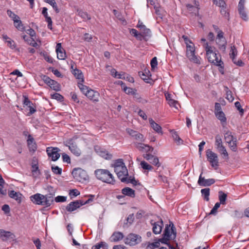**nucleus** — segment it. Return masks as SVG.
Listing matches in <instances>:
<instances>
[{
	"label": "nucleus",
	"mask_w": 249,
	"mask_h": 249,
	"mask_svg": "<svg viewBox=\"0 0 249 249\" xmlns=\"http://www.w3.org/2000/svg\"><path fill=\"white\" fill-rule=\"evenodd\" d=\"M176 230L173 224L172 223V226L171 224L167 225L163 234V237L159 239L157 241L149 243L147 246V248L155 249L160 246V243L166 244L168 246V245H170L168 243V241L175 240L176 238Z\"/></svg>",
	"instance_id": "nucleus-1"
},
{
	"label": "nucleus",
	"mask_w": 249,
	"mask_h": 249,
	"mask_svg": "<svg viewBox=\"0 0 249 249\" xmlns=\"http://www.w3.org/2000/svg\"><path fill=\"white\" fill-rule=\"evenodd\" d=\"M30 198L34 204L43 206L45 207H50L53 202V194L43 195L36 193L31 196Z\"/></svg>",
	"instance_id": "nucleus-2"
},
{
	"label": "nucleus",
	"mask_w": 249,
	"mask_h": 249,
	"mask_svg": "<svg viewBox=\"0 0 249 249\" xmlns=\"http://www.w3.org/2000/svg\"><path fill=\"white\" fill-rule=\"evenodd\" d=\"M112 166L114 167V172L121 181L124 182L125 181L126 177L128 176V173L123 160L119 159L115 160Z\"/></svg>",
	"instance_id": "nucleus-3"
},
{
	"label": "nucleus",
	"mask_w": 249,
	"mask_h": 249,
	"mask_svg": "<svg viewBox=\"0 0 249 249\" xmlns=\"http://www.w3.org/2000/svg\"><path fill=\"white\" fill-rule=\"evenodd\" d=\"M94 174L96 178L103 182L114 184L115 179L113 175L107 169H98L94 171Z\"/></svg>",
	"instance_id": "nucleus-4"
},
{
	"label": "nucleus",
	"mask_w": 249,
	"mask_h": 249,
	"mask_svg": "<svg viewBox=\"0 0 249 249\" xmlns=\"http://www.w3.org/2000/svg\"><path fill=\"white\" fill-rule=\"evenodd\" d=\"M204 47L205 48L206 56L209 62L214 64L216 63V61L221 60L220 54H218V51L216 50L214 47L209 46L208 42L204 44Z\"/></svg>",
	"instance_id": "nucleus-5"
},
{
	"label": "nucleus",
	"mask_w": 249,
	"mask_h": 249,
	"mask_svg": "<svg viewBox=\"0 0 249 249\" xmlns=\"http://www.w3.org/2000/svg\"><path fill=\"white\" fill-rule=\"evenodd\" d=\"M206 156L207 160L210 162L212 167L216 169L219 166V160L216 153L211 149H208L206 151Z\"/></svg>",
	"instance_id": "nucleus-6"
},
{
	"label": "nucleus",
	"mask_w": 249,
	"mask_h": 249,
	"mask_svg": "<svg viewBox=\"0 0 249 249\" xmlns=\"http://www.w3.org/2000/svg\"><path fill=\"white\" fill-rule=\"evenodd\" d=\"M224 139L228 143L229 147L233 151H236L237 150L236 138L234 137L232 132L229 130L224 131Z\"/></svg>",
	"instance_id": "nucleus-7"
},
{
	"label": "nucleus",
	"mask_w": 249,
	"mask_h": 249,
	"mask_svg": "<svg viewBox=\"0 0 249 249\" xmlns=\"http://www.w3.org/2000/svg\"><path fill=\"white\" fill-rule=\"evenodd\" d=\"M186 54L191 61L200 64V58L195 55V47L193 43L186 46Z\"/></svg>",
	"instance_id": "nucleus-8"
},
{
	"label": "nucleus",
	"mask_w": 249,
	"mask_h": 249,
	"mask_svg": "<svg viewBox=\"0 0 249 249\" xmlns=\"http://www.w3.org/2000/svg\"><path fill=\"white\" fill-rule=\"evenodd\" d=\"M72 175L74 178L79 182H83L88 179L86 172L81 168L74 169Z\"/></svg>",
	"instance_id": "nucleus-9"
},
{
	"label": "nucleus",
	"mask_w": 249,
	"mask_h": 249,
	"mask_svg": "<svg viewBox=\"0 0 249 249\" xmlns=\"http://www.w3.org/2000/svg\"><path fill=\"white\" fill-rule=\"evenodd\" d=\"M142 241V237L139 235L130 233L125 238L124 243L129 246H135Z\"/></svg>",
	"instance_id": "nucleus-10"
},
{
	"label": "nucleus",
	"mask_w": 249,
	"mask_h": 249,
	"mask_svg": "<svg viewBox=\"0 0 249 249\" xmlns=\"http://www.w3.org/2000/svg\"><path fill=\"white\" fill-rule=\"evenodd\" d=\"M60 149L56 147H48L46 149L48 156L53 161H56L60 158Z\"/></svg>",
	"instance_id": "nucleus-11"
},
{
	"label": "nucleus",
	"mask_w": 249,
	"mask_h": 249,
	"mask_svg": "<svg viewBox=\"0 0 249 249\" xmlns=\"http://www.w3.org/2000/svg\"><path fill=\"white\" fill-rule=\"evenodd\" d=\"M187 11L195 15H198L199 14V2L198 0H193L192 3H187L186 4Z\"/></svg>",
	"instance_id": "nucleus-12"
},
{
	"label": "nucleus",
	"mask_w": 249,
	"mask_h": 249,
	"mask_svg": "<svg viewBox=\"0 0 249 249\" xmlns=\"http://www.w3.org/2000/svg\"><path fill=\"white\" fill-rule=\"evenodd\" d=\"M66 145L69 147L71 152L76 156H79L81 155V150L77 147L75 142L72 139H70L66 142Z\"/></svg>",
	"instance_id": "nucleus-13"
},
{
	"label": "nucleus",
	"mask_w": 249,
	"mask_h": 249,
	"mask_svg": "<svg viewBox=\"0 0 249 249\" xmlns=\"http://www.w3.org/2000/svg\"><path fill=\"white\" fill-rule=\"evenodd\" d=\"M246 0H240L238 4V11L240 18L245 21L248 20V16L245 11Z\"/></svg>",
	"instance_id": "nucleus-14"
},
{
	"label": "nucleus",
	"mask_w": 249,
	"mask_h": 249,
	"mask_svg": "<svg viewBox=\"0 0 249 249\" xmlns=\"http://www.w3.org/2000/svg\"><path fill=\"white\" fill-rule=\"evenodd\" d=\"M216 43L219 50L224 52L226 51L227 40L224 37V35H222L221 33L217 35L216 37Z\"/></svg>",
	"instance_id": "nucleus-15"
},
{
	"label": "nucleus",
	"mask_w": 249,
	"mask_h": 249,
	"mask_svg": "<svg viewBox=\"0 0 249 249\" xmlns=\"http://www.w3.org/2000/svg\"><path fill=\"white\" fill-rule=\"evenodd\" d=\"M126 132L134 139L137 141L138 142H143L145 139L142 134H141L138 131L134 130L130 128H127L126 129Z\"/></svg>",
	"instance_id": "nucleus-16"
},
{
	"label": "nucleus",
	"mask_w": 249,
	"mask_h": 249,
	"mask_svg": "<svg viewBox=\"0 0 249 249\" xmlns=\"http://www.w3.org/2000/svg\"><path fill=\"white\" fill-rule=\"evenodd\" d=\"M94 150L95 152L101 157L104 158L106 160H110L112 156L109 154L105 149L99 146L96 145L94 147Z\"/></svg>",
	"instance_id": "nucleus-17"
},
{
	"label": "nucleus",
	"mask_w": 249,
	"mask_h": 249,
	"mask_svg": "<svg viewBox=\"0 0 249 249\" xmlns=\"http://www.w3.org/2000/svg\"><path fill=\"white\" fill-rule=\"evenodd\" d=\"M203 173L202 172L199 177L197 181V183L201 186H209L215 182V180L213 178L205 179L204 177L202 176Z\"/></svg>",
	"instance_id": "nucleus-18"
},
{
	"label": "nucleus",
	"mask_w": 249,
	"mask_h": 249,
	"mask_svg": "<svg viewBox=\"0 0 249 249\" xmlns=\"http://www.w3.org/2000/svg\"><path fill=\"white\" fill-rule=\"evenodd\" d=\"M83 206V203L79 200L71 202L66 207V210L69 212H72L78 208Z\"/></svg>",
	"instance_id": "nucleus-19"
},
{
	"label": "nucleus",
	"mask_w": 249,
	"mask_h": 249,
	"mask_svg": "<svg viewBox=\"0 0 249 249\" xmlns=\"http://www.w3.org/2000/svg\"><path fill=\"white\" fill-rule=\"evenodd\" d=\"M56 53L57 57L60 60H64L66 58V54L65 50L62 47L61 44L58 43L56 46Z\"/></svg>",
	"instance_id": "nucleus-20"
},
{
	"label": "nucleus",
	"mask_w": 249,
	"mask_h": 249,
	"mask_svg": "<svg viewBox=\"0 0 249 249\" xmlns=\"http://www.w3.org/2000/svg\"><path fill=\"white\" fill-rule=\"evenodd\" d=\"M86 96L93 102H97L99 101L100 94L98 92L90 89Z\"/></svg>",
	"instance_id": "nucleus-21"
},
{
	"label": "nucleus",
	"mask_w": 249,
	"mask_h": 249,
	"mask_svg": "<svg viewBox=\"0 0 249 249\" xmlns=\"http://www.w3.org/2000/svg\"><path fill=\"white\" fill-rule=\"evenodd\" d=\"M0 238L3 241H7L10 239H13L15 238V235L10 231L0 230Z\"/></svg>",
	"instance_id": "nucleus-22"
},
{
	"label": "nucleus",
	"mask_w": 249,
	"mask_h": 249,
	"mask_svg": "<svg viewBox=\"0 0 249 249\" xmlns=\"http://www.w3.org/2000/svg\"><path fill=\"white\" fill-rule=\"evenodd\" d=\"M27 142L30 151H35L36 149V144L34 139L30 134L28 136Z\"/></svg>",
	"instance_id": "nucleus-23"
},
{
	"label": "nucleus",
	"mask_w": 249,
	"mask_h": 249,
	"mask_svg": "<svg viewBox=\"0 0 249 249\" xmlns=\"http://www.w3.org/2000/svg\"><path fill=\"white\" fill-rule=\"evenodd\" d=\"M124 235L120 231L114 232L110 237V241L112 242H117L123 239Z\"/></svg>",
	"instance_id": "nucleus-24"
},
{
	"label": "nucleus",
	"mask_w": 249,
	"mask_h": 249,
	"mask_svg": "<svg viewBox=\"0 0 249 249\" xmlns=\"http://www.w3.org/2000/svg\"><path fill=\"white\" fill-rule=\"evenodd\" d=\"M153 225V232L156 234H160L162 230V228L163 226V222L162 220L157 222L151 223Z\"/></svg>",
	"instance_id": "nucleus-25"
},
{
	"label": "nucleus",
	"mask_w": 249,
	"mask_h": 249,
	"mask_svg": "<svg viewBox=\"0 0 249 249\" xmlns=\"http://www.w3.org/2000/svg\"><path fill=\"white\" fill-rule=\"evenodd\" d=\"M118 84H120L123 90L127 94L136 95L137 90L135 89L128 88L122 81H119Z\"/></svg>",
	"instance_id": "nucleus-26"
},
{
	"label": "nucleus",
	"mask_w": 249,
	"mask_h": 249,
	"mask_svg": "<svg viewBox=\"0 0 249 249\" xmlns=\"http://www.w3.org/2000/svg\"><path fill=\"white\" fill-rule=\"evenodd\" d=\"M150 124L151 127L157 133L162 134L161 127L156 123L152 118L149 119Z\"/></svg>",
	"instance_id": "nucleus-27"
},
{
	"label": "nucleus",
	"mask_w": 249,
	"mask_h": 249,
	"mask_svg": "<svg viewBox=\"0 0 249 249\" xmlns=\"http://www.w3.org/2000/svg\"><path fill=\"white\" fill-rule=\"evenodd\" d=\"M122 194L130 197L133 198L135 196V191L129 187H125L122 190Z\"/></svg>",
	"instance_id": "nucleus-28"
},
{
	"label": "nucleus",
	"mask_w": 249,
	"mask_h": 249,
	"mask_svg": "<svg viewBox=\"0 0 249 249\" xmlns=\"http://www.w3.org/2000/svg\"><path fill=\"white\" fill-rule=\"evenodd\" d=\"M9 196L11 198L17 201L18 203L21 202L22 195L20 193L12 190L9 192Z\"/></svg>",
	"instance_id": "nucleus-29"
},
{
	"label": "nucleus",
	"mask_w": 249,
	"mask_h": 249,
	"mask_svg": "<svg viewBox=\"0 0 249 249\" xmlns=\"http://www.w3.org/2000/svg\"><path fill=\"white\" fill-rule=\"evenodd\" d=\"M142 142H135V146L141 151L144 150L146 152L149 151L151 147L147 145L142 143Z\"/></svg>",
	"instance_id": "nucleus-30"
},
{
	"label": "nucleus",
	"mask_w": 249,
	"mask_h": 249,
	"mask_svg": "<svg viewBox=\"0 0 249 249\" xmlns=\"http://www.w3.org/2000/svg\"><path fill=\"white\" fill-rule=\"evenodd\" d=\"M141 78L147 83H150V71L148 70H145L144 71L140 72Z\"/></svg>",
	"instance_id": "nucleus-31"
},
{
	"label": "nucleus",
	"mask_w": 249,
	"mask_h": 249,
	"mask_svg": "<svg viewBox=\"0 0 249 249\" xmlns=\"http://www.w3.org/2000/svg\"><path fill=\"white\" fill-rule=\"evenodd\" d=\"M170 133L172 134V136L174 141L177 143L178 145H180L183 143V140L179 137L177 132L175 131L174 130H171L170 131Z\"/></svg>",
	"instance_id": "nucleus-32"
},
{
	"label": "nucleus",
	"mask_w": 249,
	"mask_h": 249,
	"mask_svg": "<svg viewBox=\"0 0 249 249\" xmlns=\"http://www.w3.org/2000/svg\"><path fill=\"white\" fill-rule=\"evenodd\" d=\"M215 115L216 117L220 121L221 123L223 125L226 124L227 119L225 117L224 113L223 111L215 113Z\"/></svg>",
	"instance_id": "nucleus-33"
},
{
	"label": "nucleus",
	"mask_w": 249,
	"mask_h": 249,
	"mask_svg": "<svg viewBox=\"0 0 249 249\" xmlns=\"http://www.w3.org/2000/svg\"><path fill=\"white\" fill-rule=\"evenodd\" d=\"M215 145L216 148L218 150L219 149L221 148L222 147H224V146L222 144V139L220 135H217L215 136Z\"/></svg>",
	"instance_id": "nucleus-34"
},
{
	"label": "nucleus",
	"mask_w": 249,
	"mask_h": 249,
	"mask_svg": "<svg viewBox=\"0 0 249 249\" xmlns=\"http://www.w3.org/2000/svg\"><path fill=\"white\" fill-rule=\"evenodd\" d=\"M23 38L29 44L33 47H36L37 45V43L34 40V39L32 37H28L27 36L25 35L23 36Z\"/></svg>",
	"instance_id": "nucleus-35"
},
{
	"label": "nucleus",
	"mask_w": 249,
	"mask_h": 249,
	"mask_svg": "<svg viewBox=\"0 0 249 249\" xmlns=\"http://www.w3.org/2000/svg\"><path fill=\"white\" fill-rule=\"evenodd\" d=\"M210 191V190L208 188H206L201 190L202 196L204 199L206 201H208L209 200Z\"/></svg>",
	"instance_id": "nucleus-36"
},
{
	"label": "nucleus",
	"mask_w": 249,
	"mask_h": 249,
	"mask_svg": "<svg viewBox=\"0 0 249 249\" xmlns=\"http://www.w3.org/2000/svg\"><path fill=\"white\" fill-rule=\"evenodd\" d=\"M237 54V51L234 45L231 46L230 56L232 59V62H234V59H235V57L236 56Z\"/></svg>",
	"instance_id": "nucleus-37"
},
{
	"label": "nucleus",
	"mask_w": 249,
	"mask_h": 249,
	"mask_svg": "<svg viewBox=\"0 0 249 249\" xmlns=\"http://www.w3.org/2000/svg\"><path fill=\"white\" fill-rule=\"evenodd\" d=\"M44 1L50 4L56 13H58L59 12V9H58L57 4L54 0H44Z\"/></svg>",
	"instance_id": "nucleus-38"
},
{
	"label": "nucleus",
	"mask_w": 249,
	"mask_h": 249,
	"mask_svg": "<svg viewBox=\"0 0 249 249\" xmlns=\"http://www.w3.org/2000/svg\"><path fill=\"white\" fill-rule=\"evenodd\" d=\"M227 195L223 193L222 191H220L219 192V200L220 202L219 203H220V204L224 205L226 204V200L227 199Z\"/></svg>",
	"instance_id": "nucleus-39"
},
{
	"label": "nucleus",
	"mask_w": 249,
	"mask_h": 249,
	"mask_svg": "<svg viewBox=\"0 0 249 249\" xmlns=\"http://www.w3.org/2000/svg\"><path fill=\"white\" fill-rule=\"evenodd\" d=\"M50 84H48V86L53 90L55 91H59L60 90V85L56 81L53 80Z\"/></svg>",
	"instance_id": "nucleus-40"
},
{
	"label": "nucleus",
	"mask_w": 249,
	"mask_h": 249,
	"mask_svg": "<svg viewBox=\"0 0 249 249\" xmlns=\"http://www.w3.org/2000/svg\"><path fill=\"white\" fill-rule=\"evenodd\" d=\"M111 74L112 76L119 79L125 78L124 74L118 73L116 70L114 69H112L110 71Z\"/></svg>",
	"instance_id": "nucleus-41"
},
{
	"label": "nucleus",
	"mask_w": 249,
	"mask_h": 249,
	"mask_svg": "<svg viewBox=\"0 0 249 249\" xmlns=\"http://www.w3.org/2000/svg\"><path fill=\"white\" fill-rule=\"evenodd\" d=\"M216 66H218L219 71L222 74H224V63L223 61H222L221 60H220V61H216V63L214 64Z\"/></svg>",
	"instance_id": "nucleus-42"
},
{
	"label": "nucleus",
	"mask_w": 249,
	"mask_h": 249,
	"mask_svg": "<svg viewBox=\"0 0 249 249\" xmlns=\"http://www.w3.org/2000/svg\"><path fill=\"white\" fill-rule=\"evenodd\" d=\"M225 90L226 92V99L230 102H232L234 100V97L232 95L231 91L230 90H229V88L227 87H225Z\"/></svg>",
	"instance_id": "nucleus-43"
},
{
	"label": "nucleus",
	"mask_w": 249,
	"mask_h": 249,
	"mask_svg": "<svg viewBox=\"0 0 249 249\" xmlns=\"http://www.w3.org/2000/svg\"><path fill=\"white\" fill-rule=\"evenodd\" d=\"M72 73L76 77L77 79L82 80L83 81V75L80 70L77 69H74Z\"/></svg>",
	"instance_id": "nucleus-44"
},
{
	"label": "nucleus",
	"mask_w": 249,
	"mask_h": 249,
	"mask_svg": "<svg viewBox=\"0 0 249 249\" xmlns=\"http://www.w3.org/2000/svg\"><path fill=\"white\" fill-rule=\"evenodd\" d=\"M124 182L126 183H131L135 186H136L137 184H140V183H138V181L136 180L134 178H132L131 177H128V176L126 177V180Z\"/></svg>",
	"instance_id": "nucleus-45"
},
{
	"label": "nucleus",
	"mask_w": 249,
	"mask_h": 249,
	"mask_svg": "<svg viewBox=\"0 0 249 249\" xmlns=\"http://www.w3.org/2000/svg\"><path fill=\"white\" fill-rule=\"evenodd\" d=\"M140 165L141 167L144 170L151 171L153 169V167L144 160L141 162Z\"/></svg>",
	"instance_id": "nucleus-46"
},
{
	"label": "nucleus",
	"mask_w": 249,
	"mask_h": 249,
	"mask_svg": "<svg viewBox=\"0 0 249 249\" xmlns=\"http://www.w3.org/2000/svg\"><path fill=\"white\" fill-rule=\"evenodd\" d=\"M78 87L82 91V92L85 95L88 91L90 89L87 86L84 85L82 83H78Z\"/></svg>",
	"instance_id": "nucleus-47"
},
{
	"label": "nucleus",
	"mask_w": 249,
	"mask_h": 249,
	"mask_svg": "<svg viewBox=\"0 0 249 249\" xmlns=\"http://www.w3.org/2000/svg\"><path fill=\"white\" fill-rule=\"evenodd\" d=\"M149 162L150 163L158 167H159L160 166V163L159 162V159L155 156H153V158Z\"/></svg>",
	"instance_id": "nucleus-48"
},
{
	"label": "nucleus",
	"mask_w": 249,
	"mask_h": 249,
	"mask_svg": "<svg viewBox=\"0 0 249 249\" xmlns=\"http://www.w3.org/2000/svg\"><path fill=\"white\" fill-rule=\"evenodd\" d=\"M27 107L29 110V112L27 114V116H28L32 115L35 112H36V107L33 103H32V105H30V106H27Z\"/></svg>",
	"instance_id": "nucleus-49"
},
{
	"label": "nucleus",
	"mask_w": 249,
	"mask_h": 249,
	"mask_svg": "<svg viewBox=\"0 0 249 249\" xmlns=\"http://www.w3.org/2000/svg\"><path fill=\"white\" fill-rule=\"evenodd\" d=\"M78 15L82 18H83L84 20H89L90 19V16L87 14V13L85 12L84 11H78Z\"/></svg>",
	"instance_id": "nucleus-50"
},
{
	"label": "nucleus",
	"mask_w": 249,
	"mask_h": 249,
	"mask_svg": "<svg viewBox=\"0 0 249 249\" xmlns=\"http://www.w3.org/2000/svg\"><path fill=\"white\" fill-rule=\"evenodd\" d=\"M218 151L221 154V155H223L224 158L228 159L229 155L225 146L219 149L218 150Z\"/></svg>",
	"instance_id": "nucleus-51"
},
{
	"label": "nucleus",
	"mask_w": 249,
	"mask_h": 249,
	"mask_svg": "<svg viewBox=\"0 0 249 249\" xmlns=\"http://www.w3.org/2000/svg\"><path fill=\"white\" fill-rule=\"evenodd\" d=\"M168 103L171 107H174L176 109H178V106H179V105L177 101H176L172 99V100H170L169 102H168Z\"/></svg>",
	"instance_id": "nucleus-52"
},
{
	"label": "nucleus",
	"mask_w": 249,
	"mask_h": 249,
	"mask_svg": "<svg viewBox=\"0 0 249 249\" xmlns=\"http://www.w3.org/2000/svg\"><path fill=\"white\" fill-rule=\"evenodd\" d=\"M213 3L220 8L226 6V4L223 0H213Z\"/></svg>",
	"instance_id": "nucleus-53"
},
{
	"label": "nucleus",
	"mask_w": 249,
	"mask_h": 249,
	"mask_svg": "<svg viewBox=\"0 0 249 249\" xmlns=\"http://www.w3.org/2000/svg\"><path fill=\"white\" fill-rule=\"evenodd\" d=\"M52 170L55 174L60 175L62 173V169L57 166H52Z\"/></svg>",
	"instance_id": "nucleus-54"
},
{
	"label": "nucleus",
	"mask_w": 249,
	"mask_h": 249,
	"mask_svg": "<svg viewBox=\"0 0 249 249\" xmlns=\"http://www.w3.org/2000/svg\"><path fill=\"white\" fill-rule=\"evenodd\" d=\"M220 203L216 202L214 207L213 208V209L211 210L210 214H214L217 212V210L220 207Z\"/></svg>",
	"instance_id": "nucleus-55"
},
{
	"label": "nucleus",
	"mask_w": 249,
	"mask_h": 249,
	"mask_svg": "<svg viewBox=\"0 0 249 249\" xmlns=\"http://www.w3.org/2000/svg\"><path fill=\"white\" fill-rule=\"evenodd\" d=\"M142 31V34L144 36V37H149L151 36V31L150 29L145 28Z\"/></svg>",
	"instance_id": "nucleus-56"
},
{
	"label": "nucleus",
	"mask_w": 249,
	"mask_h": 249,
	"mask_svg": "<svg viewBox=\"0 0 249 249\" xmlns=\"http://www.w3.org/2000/svg\"><path fill=\"white\" fill-rule=\"evenodd\" d=\"M42 80L45 83L48 85L49 84L52 82L53 79H51L49 77L45 75H42L41 76Z\"/></svg>",
	"instance_id": "nucleus-57"
},
{
	"label": "nucleus",
	"mask_w": 249,
	"mask_h": 249,
	"mask_svg": "<svg viewBox=\"0 0 249 249\" xmlns=\"http://www.w3.org/2000/svg\"><path fill=\"white\" fill-rule=\"evenodd\" d=\"M67 200V197L65 196H58L55 198L56 202H64Z\"/></svg>",
	"instance_id": "nucleus-58"
},
{
	"label": "nucleus",
	"mask_w": 249,
	"mask_h": 249,
	"mask_svg": "<svg viewBox=\"0 0 249 249\" xmlns=\"http://www.w3.org/2000/svg\"><path fill=\"white\" fill-rule=\"evenodd\" d=\"M62 158L64 162L68 163H71V159L70 156L66 153H63L62 154Z\"/></svg>",
	"instance_id": "nucleus-59"
},
{
	"label": "nucleus",
	"mask_w": 249,
	"mask_h": 249,
	"mask_svg": "<svg viewBox=\"0 0 249 249\" xmlns=\"http://www.w3.org/2000/svg\"><path fill=\"white\" fill-rule=\"evenodd\" d=\"M79 195H80V192L77 189H72L70 190L69 195L71 196H76Z\"/></svg>",
	"instance_id": "nucleus-60"
},
{
	"label": "nucleus",
	"mask_w": 249,
	"mask_h": 249,
	"mask_svg": "<svg viewBox=\"0 0 249 249\" xmlns=\"http://www.w3.org/2000/svg\"><path fill=\"white\" fill-rule=\"evenodd\" d=\"M52 98L56 99L57 101H61L63 99V97L58 93H55L52 95Z\"/></svg>",
	"instance_id": "nucleus-61"
},
{
	"label": "nucleus",
	"mask_w": 249,
	"mask_h": 249,
	"mask_svg": "<svg viewBox=\"0 0 249 249\" xmlns=\"http://www.w3.org/2000/svg\"><path fill=\"white\" fill-rule=\"evenodd\" d=\"M150 64L151 68L152 69H154L156 67H157L158 65V62L156 57H154L152 59V60H151Z\"/></svg>",
	"instance_id": "nucleus-62"
},
{
	"label": "nucleus",
	"mask_w": 249,
	"mask_h": 249,
	"mask_svg": "<svg viewBox=\"0 0 249 249\" xmlns=\"http://www.w3.org/2000/svg\"><path fill=\"white\" fill-rule=\"evenodd\" d=\"M234 104H235V106L236 107V108L237 109V110H239L240 114L241 115H242L244 113V109L242 108V107L241 106L240 102H239L238 101L236 102Z\"/></svg>",
	"instance_id": "nucleus-63"
},
{
	"label": "nucleus",
	"mask_w": 249,
	"mask_h": 249,
	"mask_svg": "<svg viewBox=\"0 0 249 249\" xmlns=\"http://www.w3.org/2000/svg\"><path fill=\"white\" fill-rule=\"evenodd\" d=\"M222 112L221 105L218 103H215L214 114L217 112Z\"/></svg>",
	"instance_id": "nucleus-64"
}]
</instances>
